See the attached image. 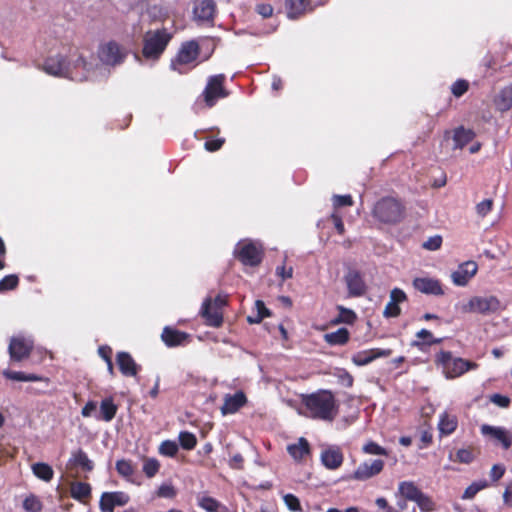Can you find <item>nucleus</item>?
Instances as JSON below:
<instances>
[{
    "mask_svg": "<svg viewBox=\"0 0 512 512\" xmlns=\"http://www.w3.org/2000/svg\"><path fill=\"white\" fill-rule=\"evenodd\" d=\"M483 435L490 436L496 442L500 443L503 449L508 450L512 446V435L503 427H494L487 424L482 425Z\"/></svg>",
    "mask_w": 512,
    "mask_h": 512,
    "instance_id": "nucleus-22",
    "label": "nucleus"
},
{
    "mask_svg": "<svg viewBox=\"0 0 512 512\" xmlns=\"http://www.w3.org/2000/svg\"><path fill=\"white\" fill-rule=\"evenodd\" d=\"M487 486H488V484L485 480L479 481V482H473L471 485H469L465 489V491L462 495V498L463 499H472L479 491L486 488Z\"/></svg>",
    "mask_w": 512,
    "mask_h": 512,
    "instance_id": "nucleus-48",
    "label": "nucleus"
},
{
    "mask_svg": "<svg viewBox=\"0 0 512 512\" xmlns=\"http://www.w3.org/2000/svg\"><path fill=\"white\" fill-rule=\"evenodd\" d=\"M399 494L405 498V500L415 501L422 491L412 481H403L398 486Z\"/></svg>",
    "mask_w": 512,
    "mask_h": 512,
    "instance_id": "nucleus-36",
    "label": "nucleus"
},
{
    "mask_svg": "<svg viewBox=\"0 0 512 512\" xmlns=\"http://www.w3.org/2000/svg\"><path fill=\"white\" fill-rule=\"evenodd\" d=\"M98 355L107 363L112 360V348L108 345H102L98 348Z\"/></svg>",
    "mask_w": 512,
    "mask_h": 512,
    "instance_id": "nucleus-64",
    "label": "nucleus"
},
{
    "mask_svg": "<svg viewBox=\"0 0 512 512\" xmlns=\"http://www.w3.org/2000/svg\"><path fill=\"white\" fill-rule=\"evenodd\" d=\"M43 69L50 75L73 79L71 76L70 65L67 59L62 55L48 57L44 62Z\"/></svg>",
    "mask_w": 512,
    "mask_h": 512,
    "instance_id": "nucleus-14",
    "label": "nucleus"
},
{
    "mask_svg": "<svg viewBox=\"0 0 512 512\" xmlns=\"http://www.w3.org/2000/svg\"><path fill=\"white\" fill-rule=\"evenodd\" d=\"M34 349V341L22 335L13 336L10 339L8 353L11 362H22L29 358Z\"/></svg>",
    "mask_w": 512,
    "mask_h": 512,
    "instance_id": "nucleus-8",
    "label": "nucleus"
},
{
    "mask_svg": "<svg viewBox=\"0 0 512 512\" xmlns=\"http://www.w3.org/2000/svg\"><path fill=\"white\" fill-rule=\"evenodd\" d=\"M490 401L501 408H507L510 405V398L498 393L492 394Z\"/></svg>",
    "mask_w": 512,
    "mask_h": 512,
    "instance_id": "nucleus-59",
    "label": "nucleus"
},
{
    "mask_svg": "<svg viewBox=\"0 0 512 512\" xmlns=\"http://www.w3.org/2000/svg\"><path fill=\"white\" fill-rule=\"evenodd\" d=\"M161 340L169 348L182 346L189 342L190 334L171 326H165L161 333Z\"/></svg>",
    "mask_w": 512,
    "mask_h": 512,
    "instance_id": "nucleus-19",
    "label": "nucleus"
},
{
    "mask_svg": "<svg viewBox=\"0 0 512 512\" xmlns=\"http://www.w3.org/2000/svg\"><path fill=\"white\" fill-rule=\"evenodd\" d=\"M179 443L185 450H192L197 445L196 436L188 431H182L179 433Z\"/></svg>",
    "mask_w": 512,
    "mask_h": 512,
    "instance_id": "nucleus-42",
    "label": "nucleus"
},
{
    "mask_svg": "<svg viewBox=\"0 0 512 512\" xmlns=\"http://www.w3.org/2000/svg\"><path fill=\"white\" fill-rule=\"evenodd\" d=\"M475 458V454L472 448L459 449L456 452V461L459 463L470 464Z\"/></svg>",
    "mask_w": 512,
    "mask_h": 512,
    "instance_id": "nucleus-51",
    "label": "nucleus"
},
{
    "mask_svg": "<svg viewBox=\"0 0 512 512\" xmlns=\"http://www.w3.org/2000/svg\"><path fill=\"white\" fill-rule=\"evenodd\" d=\"M344 281L350 297H361L366 293L367 286L360 271L349 269L344 276Z\"/></svg>",
    "mask_w": 512,
    "mask_h": 512,
    "instance_id": "nucleus-15",
    "label": "nucleus"
},
{
    "mask_svg": "<svg viewBox=\"0 0 512 512\" xmlns=\"http://www.w3.org/2000/svg\"><path fill=\"white\" fill-rule=\"evenodd\" d=\"M384 461L381 459H374L361 463L351 475V479L358 481L368 480L380 474L384 468Z\"/></svg>",
    "mask_w": 512,
    "mask_h": 512,
    "instance_id": "nucleus-13",
    "label": "nucleus"
},
{
    "mask_svg": "<svg viewBox=\"0 0 512 512\" xmlns=\"http://www.w3.org/2000/svg\"><path fill=\"white\" fill-rule=\"evenodd\" d=\"M197 505L206 512H221L226 509L221 502L208 495H198Z\"/></svg>",
    "mask_w": 512,
    "mask_h": 512,
    "instance_id": "nucleus-34",
    "label": "nucleus"
},
{
    "mask_svg": "<svg viewBox=\"0 0 512 512\" xmlns=\"http://www.w3.org/2000/svg\"><path fill=\"white\" fill-rule=\"evenodd\" d=\"M458 427V418L448 412H443L439 416L438 430L441 436L451 435Z\"/></svg>",
    "mask_w": 512,
    "mask_h": 512,
    "instance_id": "nucleus-27",
    "label": "nucleus"
},
{
    "mask_svg": "<svg viewBox=\"0 0 512 512\" xmlns=\"http://www.w3.org/2000/svg\"><path fill=\"white\" fill-rule=\"evenodd\" d=\"M70 493L75 500L86 503L91 497V486L86 482H75L71 486Z\"/></svg>",
    "mask_w": 512,
    "mask_h": 512,
    "instance_id": "nucleus-32",
    "label": "nucleus"
},
{
    "mask_svg": "<svg viewBox=\"0 0 512 512\" xmlns=\"http://www.w3.org/2000/svg\"><path fill=\"white\" fill-rule=\"evenodd\" d=\"M200 54V47L194 40L184 42L175 58L171 60V69L183 73L181 66L190 64L197 60Z\"/></svg>",
    "mask_w": 512,
    "mask_h": 512,
    "instance_id": "nucleus-7",
    "label": "nucleus"
},
{
    "mask_svg": "<svg viewBox=\"0 0 512 512\" xmlns=\"http://www.w3.org/2000/svg\"><path fill=\"white\" fill-rule=\"evenodd\" d=\"M3 376L8 380L13 381H24V382H46L48 383L50 380L47 377L40 376L37 374H27L21 371H12V370H4Z\"/></svg>",
    "mask_w": 512,
    "mask_h": 512,
    "instance_id": "nucleus-30",
    "label": "nucleus"
},
{
    "mask_svg": "<svg viewBox=\"0 0 512 512\" xmlns=\"http://www.w3.org/2000/svg\"><path fill=\"white\" fill-rule=\"evenodd\" d=\"M354 204L353 198L351 195H334L333 196V206L335 209L352 206Z\"/></svg>",
    "mask_w": 512,
    "mask_h": 512,
    "instance_id": "nucleus-54",
    "label": "nucleus"
},
{
    "mask_svg": "<svg viewBox=\"0 0 512 512\" xmlns=\"http://www.w3.org/2000/svg\"><path fill=\"white\" fill-rule=\"evenodd\" d=\"M178 452V445L171 440H165L160 444L159 453L164 456L174 457Z\"/></svg>",
    "mask_w": 512,
    "mask_h": 512,
    "instance_id": "nucleus-49",
    "label": "nucleus"
},
{
    "mask_svg": "<svg viewBox=\"0 0 512 512\" xmlns=\"http://www.w3.org/2000/svg\"><path fill=\"white\" fill-rule=\"evenodd\" d=\"M255 307L257 315L255 317L248 316L247 320L249 323H260L265 317L270 316V310L265 306V303L262 300H257L255 302Z\"/></svg>",
    "mask_w": 512,
    "mask_h": 512,
    "instance_id": "nucleus-41",
    "label": "nucleus"
},
{
    "mask_svg": "<svg viewBox=\"0 0 512 512\" xmlns=\"http://www.w3.org/2000/svg\"><path fill=\"white\" fill-rule=\"evenodd\" d=\"M255 11L263 18H269L273 15L274 9L271 4L260 3L256 5Z\"/></svg>",
    "mask_w": 512,
    "mask_h": 512,
    "instance_id": "nucleus-61",
    "label": "nucleus"
},
{
    "mask_svg": "<svg viewBox=\"0 0 512 512\" xmlns=\"http://www.w3.org/2000/svg\"><path fill=\"white\" fill-rule=\"evenodd\" d=\"M500 309V301L496 296H474L470 298L464 306L465 312H475L479 314L495 313Z\"/></svg>",
    "mask_w": 512,
    "mask_h": 512,
    "instance_id": "nucleus-9",
    "label": "nucleus"
},
{
    "mask_svg": "<svg viewBox=\"0 0 512 512\" xmlns=\"http://www.w3.org/2000/svg\"><path fill=\"white\" fill-rule=\"evenodd\" d=\"M493 208V200L492 199H484L480 203L476 205V212L479 216L485 217L492 211Z\"/></svg>",
    "mask_w": 512,
    "mask_h": 512,
    "instance_id": "nucleus-55",
    "label": "nucleus"
},
{
    "mask_svg": "<svg viewBox=\"0 0 512 512\" xmlns=\"http://www.w3.org/2000/svg\"><path fill=\"white\" fill-rule=\"evenodd\" d=\"M116 363L120 373L125 377H136L141 366L136 363L130 353L125 351L117 352Z\"/></svg>",
    "mask_w": 512,
    "mask_h": 512,
    "instance_id": "nucleus-17",
    "label": "nucleus"
},
{
    "mask_svg": "<svg viewBox=\"0 0 512 512\" xmlns=\"http://www.w3.org/2000/svg\"><path fill=\"white\" fill-rule=\"evenodd\" d=\"M407 300L406 293L400 288H394L390 292V301L394 302V304L398 305Z\"/></svg>",
    "mask_w": 512,
    "mask_h": 512,
    "instance_id": "nucleus-57",
    "label": "nucleus"
},
{
    "mask_svg": "<svg viewBox=\"0 0 512 512\" xmlns=\"http://www.w3.org/2000/svg\"><path fill=\"white\" fill-rule=\"evenodd\" d=\"M234 255L243 265L256 267L263 260L264 249L256 242L245 240L237 244Z\"/></svg>",
    "mask_w": 512,
    "mask_h": 512,
    "instance_id": "nucleus-5",
    "label": "nucleus"
},
{
    "mask_svg": "<svg viewBox=\"0 0 512 512\" xmlns=\"http://www.w3.org/2000/svg\"><path fill=\"white\" fill-rule=\"evenodd\" d=\"M68 465L81 467L85 472H91L94 469L93 462L89 459L87 453L82 449L72 453Z\"/></svg>",
    "mask_w": 512,
    "mask_h": 512,
    "instance_id": "nucleus-31",
    "label": "nucleus"
},
{
    "mask_svg": "<svg viewBox=\"0 0 512 512\" xmlns=\"http://www.w3.org/2000/svg\"><path fill=\"white\" fill-rule=\"evenodd\" d=\"M365 454L387 456L388 451L374 441H368L362 448Z\"/></svg>",
    "mask_w": 512,
    "mask_h": 512,
    "instance_id": "nucleus-47",
    "label": "nucleus"
},
{
    "mask_svg": "<svg viewBox=\"0 0 512 512\" xmlns=\"http://www.w3.org/2000/svg\"><path fill=\"white\" fill-rule=\"evenodd\" d=\"M301 405L305 408V415L326 422H332L339 412V405L330 390L320 389L310 394L301 395Z\"/></svg>",
    "mask_w": 512,
    "mask_h": 512,
    "instance_id": "nucleus-1",
    "label": "nucleus"
},
{
    "mask_svg": "<svg viewBox=\"0 0 512 512\" xmlns=\"http://www.w3.org/2000/svg\"><path fill=\"white\" fill-rule=\"evenodd\" d=\"M478 265L475 261H466L460 264L452 273V281L457 286H465L469 280L477 273Z\"/></svg>",
    "mask_w": 512,
    "mask_h": 512,
    "instance_id": "nucleus-21",
    "label": "nucleus"
},
{
    "mask_svg": "<svg viewBox=\"0 0 512 512\" xmlns=\"http://www.w3.org/2000/svg\"><path fill=\"white\" fill-rule=\"evenodd\" d=\"M400 314H401L400 306L394 304V302H391V301H389L386 304L385 309L383 311V315L386 318H395V317H398Z\"/></svg>",
    "mask_w": 512,
    "mask_h": 512,
    "instance_id": "nucleus-56",
    "label": "nucleus"
},
{
    "mask_svg": "<svg viewBox=\"0 0 512 512\" xmlns=\"http://www.w3.org/2000/svg\"><path fill=\"white\" fill-rule=\"evenodd\" d=\"M413 287L427 295L442 296L444 295V289L442 283L438 279L430 277H416L413 279Z\"/></svg>",
    "mask_w": 512,
    "mask_h": 512,
    "instance_id": "nucleus-16",
    "label": "nucleus"
},
{
    "mask_svg": "<svg viewBox=\"0 0 512 512\" xmlns=\"http://www.w3.org/2000/svg\"><path fill=\"white\" fill-rule=\"evenodd\" d=\"M224 143L225 139L223 138L209 139L204 143V147L209 152H215L221 149Z\"/></svg>",
    "mask_w": 512,
    "mask_h": 512,
    "instance_id": "nucleus-60",
    "label": "nucleus"
},
{
    "mask_svg": "<svg viewBox=\"0 0 512 512\" xmlns=\"http://www.w3.org/2000/svg\"><path fill=\"white\" fill-rule=\"evenodd\" d=\"M25 512H41L43 509L42 501L35 494H29L23 501Z\"/></svg>",
    "mask_w": 512,
    "mask_h": 512,
    "instance_id": "nucleus-40",
    "label": "nucleus"
},
{
    "mask_svg": "<svg viewBox=\"0 0 512 512\" xmlns=\"http://www.w3.org/2000/svg\"><path fill=\"white\" fill-rule=\"evenodd\" d=\"M130 497L123 491L103 492L99 501L101 512H114L115 507H122L129 503Z\"/></svg>",
    "mask_w": 512,
    "mask_h": 512,
    "instance_id": "nucleus-12",
    "label": "nucleus"
},
{
    "mask_svg": "<svg viewBox=\"0 0 512 512\" xmlns=\"http://www.w3.org/2000/svg\"><path fill=\"white\" fill-rule=\"evenodd\" d=\"M324 340L327 344L332 346L345 345L350 340V332L347 328L342 327L337 331L325 334Z\"/></svg>",
    "mask_w": 512,
    "mask_h": 512,
    "instance_id": "nucleus-33",
    "label": "nucleus"
},
{
    "mask_svg": "<svg viewBox=\"0 0 512 512\" xmlns=\"http://www.w3.org/2000/svg\"><path fill=\"white\" fill-rule=\"evenodd\" d=\"M476 137L472 129H466L463 126L457 127L453 131V149H462Z\"/></svg>",
    "mask_w": 512,
    "mask_h": 512,
    "instance_id": "nucleus-28",
    "label": "nucleus"
},
{
    "mask_svg": "<svg viewBox=\"0 0 512 512\" xmlns=\"http://www.w3.org/2000/svg\"><path fill=\"white\" fill-rule=\"evenodd\" d=\"M505 473V468L502 465L495 464L492 466L490 471V478L493 481H498Z\"/></svg>",
    "mask_w": 512,
    "mask_h": 512,
    "instance_id": "nucleus-63",
    "label": "nucleus"
},
{
    "mask_svg": "<svg viewBox=\"0 0 512 512\" xmlns=\"http://www.w3.org/2000/svg\"><path fill=\"white\" fill-rule=\"evenodd\" d=\"M469 89V82L465 79H458L451 86L452 94L459 98L463 96Z\"/></svg>",
    "mask_w": 512,
    "mask_h": 512,
    "instance_id": "nucleus-50",
    "label": "nucleus"
},
{
    "mask_svg": "<svg viewBox=\"0 0 512 512\" xmlns=\"http://www.w3.org/2000/svg\"><path fill=\"white\" fill-rule=\"evenodd\" d=\"M32 471L37 478L45 482L51 481L54 476L52 467L49 464L43 462L33 464Z\"/></svg>",
    "mask_w": 512,
    "mask_h": 512,
    "instance_id": "nucleus-39",
    "label": "nucleus"
},
{
    "mask_svg": "<svg viewBox=\"0 0 512 512\" xmlns=\"http://www.w3.org/2000/svg\"><path fill=\"white\" fill-rule=\"evenodd\" d=\"M247 402L246 395L242 391H237L233 395H226L224 398V403L221 407V412L223 415L236 413L240 408H242Z\"/></svg>",
    "mask_w": 512,
    "mask_h": 512,
    "instance_id": "nucleus-25",
    "label": "nucleus"
},
{
    "mask_svg": "<svg viewBox=\"0 0 512 512\" xmlns=\"http://www.w3.org/2000/svg\"><path fill=\"white\" fill-rule=\"evenodd\" d=\"M127 52L124 48L115 41H109L102 45L99 50V57L101 61L107 65H117L124 61Z\"/></svg>",
    "mask_w": 512,
    "mask_h": 512,
    "instance_id": "nucleus-11",
    "label": "nucleus"
},
{
    "mask_svg": "<svg viewBox=\"0 0 512 512\" xmlns=\"http://www.w3.org/2000/svg\"><path fill=\"white\" fill-rule=\"evenodd\" d=\"M287 452L297 462L304 460L311 454V448L308 440L300 437L296 443L287 446Z\"/></svg>",
    "mask_w": 512,
    "mask_h": 512,
    "instance_id": "nucleus-26",
    "label": "nucleus"
},
{
    "mask_svg": "<svg viewBox=\"0 0 512 512\" xmlns=\"http://www.w3.org/2000/svg\"><path fill=\"white\" fill-rule=\"evenodd\" d=\"M118 411V406L114 403L113 398H105L100 403V417L98 419H101L105 422H110L114 419L116 416V413Z\"/></svg>",
    "mask_w": 512,
    "mask_h": 512,
    "instance_id": "nucleus-35",
    "label": "nucleus"
},
{
    "mask_svg": "<svg viewBox=\"0 0 512 512\" xmlns=\"http://www.w3.org/2000/svg\"><path fill=\"white\" fill-rule=\"evenodd\" d=\"M337 310L339 313L336 318L331 320L332 325H338L342 323L353 325L356 322L357 315L352 309L346 308L342 305H338Z\"/></svg>",
    "mask_w": 512,
    "mask_h": 512,
    "instance_id": "nucleus-37",
    "label": "nucleus"
},
{
    "mask_svg": "<svg viewBox=\"0 0 512 512\" xmlns=\"http://www.w3.org/2000/svg\"><path fill=\"white\" fill-rule=\"evenodd\" d=\"M442 245V237L439 235L430 237L427 241L423 243V248L431 251H435L439 249Z\"/></svg>",
    "mask_w": 512,
    "mask_h": 512,
    "instance_id": "nucleus-58",
    "label": "nucleus"
},
{
    "mask_svg": "<svg viewBox=\"0 0 512 512\" xmlns=\"http://www.w3.org/2000/svg\"><path fill=\"white\" fill-rule=\"evenodd\" d=\"M224 74H217L208 78L206 87L202 93L207 107L212 108L219 99L226 98L229 92L224 87Z\"/></svg>",
    "mask_w": 512,
    "mask_h": 512,
    "instance_id": "nucleus-6",
    "label": "nucleus"
},
{
    "mask_svg": "<svg viewBox=\"0 0 512 512\" xmlns=\"http://www.w3.org/2000/svg\"><path fill=\"white\" fill-rule=\"evenodd\" d=\"M201 316L205 319V324L211 327H220L223 323V314L219 307L213 306L211 298L204 300Z\"/></svg>",
    "mask_w": 512,
    "mask_h": 512,
    "instance_id": "nucleus-23",
    "label": "nucleus"
},
{
    "mask_svg": "<svg viewBox=\"0 0 512 512\" xmlns=\"http://www.w3.org/2000/svg\"><path fill=\"white\" fill-rule=\"evenodd\" d=\"M494 105L500 112H506L512 108V85L499 91L494 98Z\"/></svg>",
    "mask_w": 512,
    "mask_h": 512,
    "instance_id": "nucleus-29",
    "label": "nucleus"
},
{
    "mask_svg": "<svg viewBox=\"0 0 512 512\" xmlns=\"http://www.w3.org/2000/svg\"><path fill=\"white\" fill-rule=\"evenodd\" d=\"M436 366L441 368L447 379H455L462 376L469 370L478 368V364L461 357H453L450 351L441 350L435 355Z\"/></svg>",
    "mask_w": 512,
    "mask_h": 512,
    "instance_id": "nucleus-4",
    "label": "nucleus"
},
{
    "mask_svg": "<svg viewBox=\"0 0 512 512\" xmlns=\"http://www.w3.org/2000/svg\"><path fill=\"white\" fill-rule=\"evenodd\" d=\"M19 285V278L15 274L6 275L0 280V293L14 290Z\"/></svg>",
    "mask_w": 512,
    "mask_h": 512,
    "instance_id": "nucleus-43",
    "label": "nucleus"
},
{
    "mask_svg": "<svg viewBox=\"0 0 512 512\" xmlns=\"http://www.w3.org/2000/svg\"><path fill=\"white\" fill-rule=\"evenodd\" d=\"M172 39L166 29L148 30L143 36L142 56L149 61H158Z\"/></svg>",
    "mask_w": 512,
    "mask_h": 512,
    "instance_id": "nucleus-3",
    "label": "nucleus"
},
{
    "mask_svg": "<svg viewBox=\"0 0 512 512\" xmlns=\"http://www.w3.org/2000/svg\"><path fill=\"white\" fill-rule=\"evenodd\" d=\"M276 275L279 276L283 281L290 279L293 276V268H287L285 265L278 266L276 268Z\"/></svg>",
    "mask_w": 512,
    "mask_h": 512,
    "instance_id": "nucleus-62",
    "label": "nucleus"
},
{
    "mask_svg": "<svg viewBox=\"0 0 512 512\" xmlns=\"http://www.w3.org/2000/svg\"><path fill=\"white\" fill-rule=\"evenodd\" d=\"M414 502L417 503L419 509L422 512H431L435 510L434 501L430 496L424 494L423 492L420 494V496H418L417 500H415Z\"/></svg>",
    "mask_w": 512,
    "mask_h": 512,
    "instance_id": "nucleus-45",
    "label": "nucleus"
},
{
    "mask_svg": "<svg viewBox=\"0 0 512 512\" xmlns=\"http://www.w3.org/2000/svg\"><path fill=\"white\" fill-rule=\"evenodd\" d=\"M160 469V463L156 458H146L143 463V472L148 478L154 477Z\"/></svg>",
    "mask_w": 512,
    "mask_h": 512,
    "instance_id": "nucleus-44",
    "label": "nucleus"
},
{
    "mask_svg": "<svg viewBox=\"0 0 512 512\" xmlns=\"http://www.w3.org/2000/svg\"><path fill=\"white\" fill-rule=\"evenodd\" d=\"M344 461V455L339 447H329L321 453V462L329 470L338 469Z\"/></svg>",
    "mask_w": 512,
    "mask_h": 512,
    "instance_id": "nucleus-24",
    "label": "nucleus"
},
{
    "mask_svg": "<svg viewBox=\"0 0 512 512\" xmlns=\"http://www.w3.org/2000/svg\"><path fill=\"white\" fill-rule=\"evenodd\" d=\"M391 354V349L372 348L353 354L351 360L356 366H365L377 358L389 357Z\"/></svg>",
    "mask_w": 512,
    "mask_h": 512,
    "instance_id": "nucleus-18",
    "label": "nucleus"
},
{
    "mask_svg": "<svg viewBox=\"0 0 512 512\" xmlns=\"http://www.w3.org/2000/svg\"><path fill=\"white\" fill-rule=\"evenodd\" d=\"M283 500L290 511H293V512H301L302 511L300 501L294 494L288 493V494L284 495Z\"/></svg>",
    "mask_w": 512,
    "mask_h": 512,
    "instance_id": "nucleus-52",
    "label": "nucleus"
},
{
    "mask_svg": "<svg viewBox=\"0 0 512 512\" xmlns=\"http://www.w3.org/2000/svg\"><path fill=\"white\" fill-rule=\"evenodd\" d=\"M416 338L411 342V346L420 351H426L427 347L431 346L433 333L427 329H421L416 333Z\"/></svg>",
    "mask_w": 512,
    "mask_h": 512,
    "instance_id": "nucleus-38",
    "label": "nucleus"
},
{
    "mask_svg": "<svg viewBox=\"0 0 512 512\" xmlns=\"http://www.w3.org/2000/svg\"><path fill=\"white\" fill-rule=\"evenodd\" d=\"M325 4V0H285V10L289 19H298Z\"/></svg>",
    "mask_w": 512,
    "mask_h": 512,
    "instance_id": "nucleus-10",
    "label": "nucleus"
},
{
    "mask_svg": "<svg viewBox=\"0 0 512 512\" xmlns=\"http://www.w3.org/2000/svg\"><path fill=\"white\" fill-rule=\"evenodd\" d=\"M116 470L119 475L128 478L134 474V467L130 460L121 459L116 462Z\"/></svg>",
    "mask_w": 512,
    "mask_h": 512,
    "instance_id": "nucleus-46",
    "label": "nucleus"
},
{
    "mask_svg": "<svg viewBox=\"0 0 512 512\" xmlns=\"http://www.w3.org/2000/svg\"><path fill=\"white\" fill-rule=\"evenodd\" d=\"M157 496L160 498H174L177 494L175 487L172 484H162L159 486L157 492Z\"/></svg>",
    "mask_w": 512,
    "mask_h": 512,
    "instance_id": "nucleus-53",
    "label": "nucleus"
},
{
    "mask_svg": "<svg viewBox=\"0 0 512 512\" xmlns=\"http://www.w3.org/2000/svg\"><path fill=\"white\" fill-rule=\"evenodd\" d=\"M193 14L195 19L202 22H212L216 14L214 0H194Z\"/></svg>",
    "mask_w": 512,
    "mask_h": 512,
    "instance_id": "nucleus-20",
    "label": "nucleus"
},
{
    "mask_svg": "<svg viewBox=\"0 0 512 512\" xmlns=\"http://www.w3.org/2000/svg\"><path fill=\"white\" fill-rule=\"evenodd\" d=\"M372 217L379 223L396 225L403 221L406 207L401 199L384 196L375 202L371 210Z\"/></svg>",
    "mask_w": 512,
    "mask_h": 512,
    "instance_id": "nucleus-2",
    "label": "nucleus"
}]
</instances>
